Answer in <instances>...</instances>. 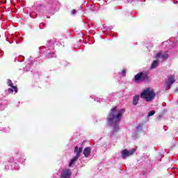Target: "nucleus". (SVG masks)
<instances>
[{
	"instance_id": "nucleus-1",
	"label": "nucleus",
	"mask_w": 178,
	"mask_h": 178,
	"mask_svg": "<svg viewBox=\"0 0 178 178\" xmlns=\"http://www.w3.org/2000/svg\"><path fill=\"white\" fill-rule=\"evenodd\" d=\"M124 113V109L118 108V107H114L108 115V120L111 124H117L122 120L123 113Z\"/></svg>"
},
{
	"instance_id": "nucleus-2",
	"label": "nucleus",
	"mask_w": 178,
	"mask_h": 178,
	"mask_svg": "<svg viewBox=\"0 0 178 178\" xmlns=\"http://www.w3.org/2000/svg\"><path fill=\"white\" fill-rule=\"evenodd\" d=\"M156 95V93L152 88H146L141 92L140 97L142 99H145L146 102H151L154 101Z\"/></svg>"
},
{
	"instance_id": "nucleus-3",
	"label": "nucleus",
	"mask_w": 178,
	"mask_h": 178,
	"mask_svg": "<svg viewBox=\"0 0 178 178\" xmlns=\"http://www.w3.org/2000/svg\"><path fill=\"white\" fill-rule=\"evenodd\" d=\"M82 151H83L82 147H75L74 154H76V156L71 160V161L69 164L70 167L73 166V164L76 162V161H77V159H79V158H80V154H81Z\"/></svg>"
},
{
	"instance_id": "nucleus-4",
	"label": "nucleus",
	"mask_w": 178,
	"mask_h": 178,
	"mask_svg": "<svg viewBox=\"0 0 178 178\" xmlns=\"http://www.w3.org/2000/svg\"><path fill=\"white\" fill-rule=\"evenodd\" d=\"M136 152V149H132L130 150L124 149L121 152V156L123 158V159H126L128 156H130L131 155H133Z\"/></svg>"
},
{
	"instance_id": "nucleus-5",
	"label": "nucleus",
	"mask_w": 178,
	"mask_h": 178,
	"mask_svg": "<svg viewBox=\"0 0 178 178\" xmlns=\"http://www.w3.org/2000/svg\"><path fill=\"white\" fill-rule=\"evenodd\" d=\"M148 76L147 72H140L135 76L136 81H140V80H145Z\"/></svg>"
},
{
	"instance_id": "nucleus-6",
	"label": "nucleus",
	"mask_w": 178,
	"mask_h": 178,
	"mask_svg": "<svg viewBox=\"0 0 178 178\" xmlns=\"http://www.w3.org/2000/svg\"><path fill=\"white\" fill-rule=\"evenodd\" d=\"M175 83V76H168L166 82H165V87L167 88V90H169L170 88V86Z\"/></svg>"
},
{
	"instance_id": "nucleus-7",
	"label": "nucleus",
	"mask_w": 178,
	"mask_h": 178,
	"mask_svg": "<svg viewBox=\"0 0 178 178\" xmlns=\"http://www.w3.org/2000/svg\"><path fill=\"white\" fill-rule=\"evenodd\" d=\"M158 58H161L163 60H165L168 59V58H169V54H168V52L162 53L160 51L156 55V58L158 59Z\"/></svg>"
},
{
	"instance_id": "nucleus-8",
	"label": "nucleus",
	"mask_w": 178,
	"mask_h": 178,
	"mask_svg": "<svg viewBox=\"0 0 178 178\" xmlns=\"http://www.w3.org/2000/svg\"><path fill=\"white\" fill-rule=\"evenodd\" d=\"M7 84L9 86V87H12V88L8 89V92H13V91H15V93L17 92V88L13 86V83L10 79L8 80Z\"/></svg>"
},
{
	"instance_id": "nucleus-9",
	"label": "nucleus",
	"mask_w": 178,
	"mask_h": 178,
	"mask_svg": "<svg viewBox=\"0 0 178 178\" xmlns=\"http://www.w3.org/2000/svg\"><path fill=\"white\" fill-rule=\"evenodd\" d=\"M61 177L63 178H70V170L67 169L63 171L61 175Z\"/></svg>"
},
{
	"instance_id": "nucleus-10",
	"label": "nucleus",
	"mask_w": 178,
	"mask_h": 178,
	"mask_svg": "<svg viewBox=\"0 0 178 178\" xmlns=\"http://www.w3.org/2000/svg\"><path fill=\"white\" fill-rule=\"evenodd\" d=\"M90 154H91V147H86L83 150V155H85L86 158H88Z\"/></svg>"
},
{
	"instance_id": "nucleus-11",
	"label": "nucleus",
	"mask_w": 178,
	"mask_h": 178,
	"mask_svg": "<svg viewBox=\"0 0 178 178\" xmlns=\"http://www.w3.org/2000/svg\"><path fill=\"white\" fill-rule=\"evenodd\" d=\"M140 100V96L136 95L133 99V105H137L138 104V101Z\"/></svg>"
},
{
	"instance_id": "nucleus-12",
	"label": "nucleus",
	"mask_w": 178,
	"mask_h": 178,
	"mask_svg": "<svg viewBox=\"0 0 178 178\" xmlns=\"http://www.w3.org/2000/svg\"><path fill=\"white\" fill-rule=\"evenodd\" d=\"M159 63V61H158L157 60H155L152 64V69H155V67H156L158 66Z\"/></svg>"
},
{
	"instance_id": "nucleus-13",
	"label": "nucleus",
	"mask_w": 178,
	"mask_h": 178,
	"mask_svg": "<svg viewBox=\"0 0 178 178\" xmlns=\"http://www.w3.org/2000/svg\"><path fill=\"white\" fill-rule=\"evenodd\" d=\"M118 130H119V126L118 124H115L114 126L113 132L116 133L118 131Z\"/></svg>"
},
{
	"instance_id": "nucleus-14",
	"label": "nucleus",
	"mask_w": 178,
	"mask_h": 178,
	"mask_svg": "<svg viewBox=\"0 0 178 178\" xmlns=\"http://www.w3.org/2000/svg\"><path fill=\"white\" fill-rule=\"evenodd\" d=\"M155 115V111H151L148 113V116H154Z\"/></svg>"
},
{
	"instance_id": "nucleus-15",
	"label": "nucleus",
	"mask_w": 178,
	"mask_h": 178,
	"mask_svg": "<svg viewBox=\"0 0 178 178\" xmlns=\"http://www.w3.org/2000/svg\"><path fill=\"white\" fill-rule=\"evenodd\" d=\"M122 73L124 76H126V70H123Z\"/></svg>"
},
{
	"instance_id": "nucleus-16",
	"label": "nucleus",
	"mask_w": 178,
	"mask_h": 178,
	"mask_svg": "<svg viewBox=\"0 0 178 178\" xmlns=\"http://www.w3.org/2000/svg\"><path fill=\"white\" fill-rule=\"evenodd\" d=\"M76 13V10H72V15H74Z\"/></svg>"
},
{
	"instance_id": "nucleus-17",
	"label": "nucleus",
	"mask_w": 178,
	"mask_h": 178,
	"mask_svg": "<svg viewBox=\"0 0 178 178\" xmlns=\"http://www.w3.org/2000/svg\"><path fill=\"white\" fill-rule=\"evenodd\" d=\"M177 91H178V88H177Z\"/></svg>"
}]
</instances>
